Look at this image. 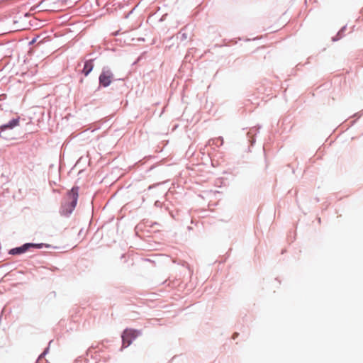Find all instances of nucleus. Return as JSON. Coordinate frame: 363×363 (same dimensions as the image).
Segmentation results:
<instances>
[{
  "label": "nucleus",
  "mask_w": 363,
  "mask_h": 363,
  "mask_svg": "<svg viewBox=\"0 0 363 363\" xmlns=\"http://www.w3.org/2000/svg\"><path fill=\"white\" fill-rule=\"evenodd\" d=\"M78 199V187H73L67 194L66 201L62 204L61 213L65 216L70 214L74 209Z\"/></svg>",
  "instance_id": "1"
},
{
  "label": "nucleus",
  "mask_w": 363,
  "mask_h": 363,
  "mask_svg": "<svg viewBox=\"0 0 363 363\" xmlns=\"http://www.w3.org/2000/svg\"><path fill=\"white\" fill-rule=\"evenodd\" d=\"M140 335V332L133 329H126L122 335L123 346L128 347Z\"/></svg>",
  "instance_id": "2"
},
{
  "label": "nucleus",
  "mask_w": 363,
  "mask_h": 363,
  "mask_svg": "<svg viewBox=\"0 0 363 363\" xmlns=\"http://www.w3.org/2000/svg\"><path fill=\"white\" fill-rule=\"evenodd\" d=\"M113 74L110 69H103L101 74L99 76V83L103 86L106 87L111 84Z\"/></svg>",
  "instance_id": "3"
},
{
  "label": "nucleus",
  "mask_w": 363,
  "mask_h": 363,
  "mask_svg": "<svg viewBox=\"0 0 363 363\" xmlns=\"http://www.w3.org/2000/svg\"><path fill=\"white\" fill-rule=\"evenodd\" d=\"M42 246L41 244H32V243H26L21 247H16L10 250L9 253L11 255H18L25 252L30 247H37L40 248Z\"/></svg>",
  "instance_id": "4"
},
{
  "label": "nucleus",
  "mask_w": 363,
  "mask_h": 363,
  "mask_svg": "<svg viewBox=\"0 0 363 363\" xmlns=\"http://www.w3.org/2000/svg\"><path fill=\"white\" fill-rule=\"evenodd\" d=\"M93 67H94L93 60H87L84 63V66L82 72L84 73V74L85 76H87L91 72V70L93 69Z\"/></svg>",
  "instance_id": "5"
},
{
  "label": "nucleus",
  "mask_w": 363,
  "mask_h": 363,
  "mask_svg": "<svg viewBox=\"0 0 363 363\" xmlns=\"http://www.w3.org/2000/svg\"><path fill=\"white\" fill-rule=\"evenodd\" d=\"M19 124V120L18 118L16 119H13L11 120V121H9V123L7 124H4V125H2L1 127H0V129L4 131L8 128H13L14 127L18 125Z\"/></svg>",
  "instance_id": "6"
}]
</instances>
